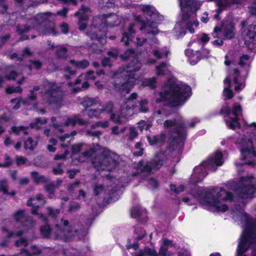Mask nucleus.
<instances>
[{"mask_svg": "<svg viewBox=\"0 0 256 256\" xmlns=\"http://www.w3.org/2000/svg\"><path fill=\"white\" fill-rule=\"evenodd\" d=\"M191 88L187 85L179 86L168 81L159 92L157 102H165L168 106L174 108L182 105L190 96Z\"/></svg>", "mask_w": 256, "mask_h": 256, "instance_id": "obj_1", "label": "nucleus"}, {"mask_svg": "<svg viewBox=\"0 0 256 256\" xmlns=\"http://www.w3.org/2000/svg\"><path fill=\"white\" fill-rule=\"evenodd\" d=\"M142 10L147 22H140V16H136V20L142 23V26L140 30L142 31V34L146 36V38H136V44L138 46H142L146 42L148 39L154 38L155 40H156L154 36L158 33L157 24L162 18L156 9L150 6H144Z\"/></svg>", "mask_w": 256, "mask_h": 256, "instance_id": "obj_2", "label": "nucleus"}, {"mask_svg": "<svg viewBox=\"0 0 256 256\" xmlns=\"http://www.w3.org/2000/svg\"><path fill=\"white\" fill-rule=\"evenodd\" d=\"M234 212L240 214L241 220L245 222V227L238 242L237 254L238 256H246L243 253L252 244H256V220L250 218L242 209L236 208Z\"/></svg>", "mask_w": 256, "mask_h": 256, "instance_id": "obj_3", "label": "nucleus"}, {"mask_svg": "<svg viewBox=\"0 0 256 256\" xmlns=\"http://www.w3.org/2000/svg\"><path fill=\"white\" fill-rule=\"evenodd\" d=\"M62 224L64 227L58 224L50 230L48 225L46 224L42 226L40 232L42 236L44 238L50 237L55 240H62L64 242L69 241L72 237L76 236L79 240L84 238L86 232L83 229L78 230L77 228H70L68 226L69 222L68 220H62Z\"/></svg>", "mask_w": 256, "mask_h": 256, "instance_id": "obj_4", "label": "nucleus"}, {"mask_svg": "<svg viewBox=\"0 0 256 256\" xmlns=\"http://www.w3.org/2000/svg\"><path fill=\"white\" fill-rule=\"evenodd\" d=\"M142 64L136 58L128 63L120 76L114 80L115 90L129 93L133 86L140 78L139 71Z\"/></svg>", "mask_w": 256, "mask_h": 256, "instance_id": "obj_5", "label": "nucleus"}, {"mask_svg": "<svg viewBox=\"0 0 256 256\" xmlns=\"http://www.w3.org/2000/svg\"><path fill=\"white\" fill-rule=\"evenodd\" d=\"M233 196L231 193L221 188L214 197L210 192L205 190L198 191V199L202 204L208 206L209 210L212 212H225L228 210V206L223 204L226 200H232Z\"/></svg>", "mask_w": 256, "mask_h": 256, "instance_id": "obj_6", "label": "nucleus"}, {"mask_svg": "<svg viewBox=\"0 0 256 256\" xmlns=\"http://www.w3.org/2000/svg\"><path fill=\"white\" fill-rule=\"evenodd\" d=\"M154 118L156 120L158 124H163L164 127L168 130L170 137L172 139V144H178L180 147L184 145L186 135V126L184 120L182 116H179L176 118L167 120L164 122L160 116Z\"/></svg>", "mask_w": 256, "mask_h": 256, "instance_id": "obj_7", "label": "nucleus"}, {"mask_svg": "<svg viewBox=\"0 0 256 256\" xmlns=\"http://www.w3.org/2000/svg\"><path fill=\"white\" fill-rule=\"evenodd\" d=\"M118 156L115 152L104 148L99 154L94 156L92 161L94 167L98 171L110 172L118 166Z\"/></svg>", "mask_w": 256, "mask_h": 256, "instance_id": "obj_8", "label": "nucleus"}, {"mask_svg": "<svg viewBox=\"0 0 256 256\" xmlns=\"http://www.w3.org/2000/svg\"><path fill=\"white\" fill-rule=\"evenodd\" d=\"M42 86L44 89L42 98L45 102L56 108L63 105L64 92L57 84L46 82Z\"/></svg>", "mask_w": 256, "mask_h": 256, "instance_id": "obj_9", "label": "nucleus"}, {"mask_svg": "<svg viewBox=\"0 0 256 256\" xmlns=\"http://www.w3.org/2000/svg\"><path fill=\"white\" fill-rule=\"evenodd\" d=\"M223 164L222 154L218 152L214 156H210L208 160L204 161L200 164L196 166L194 169V174H198V180L200 182L207 174V170L215 171L216 169V166H222Z\"/></svg>", "mask_w": 256, "mask_h": 256, "instance_id": "obj_10", "label": "nucleus"}, {"mask_svg": "<svg viewBox=\"0 0 256 256\" xmlns=\"http://www.w3.org/2000/svg\"><path fill=\"white\" fill-rule=\"evenodd\" d=\"M256 181L252 176L242 178L236 188V192L242 198H251L256 190Z\"/></svg>", "mask_w": 256, "mask_h": 256, "instance_id": "obj_11", "label": "nucleus"}, {"mask_svg": "<svg viewBox=\"0 0 256 256\" xmlns=\"http://www.w3.org/2000/svg\"><path fill=\"white\" fill-rule=\"evenodd\" d=\"M242 112L241 106L237 104H234L232 109L230 107L226 106L224 109L222 108L220 111L222 114H226V116H228L232 114L234 116L230 118V120H226V125L232 130L240 127L239 120L242 116Z\"/></svg>", "mask_w": 256, "mask_h": 256, "instance_id": "obj_12", "label": "nucleus"}, {"mask_svg": "<svg viewBox=\"0 0 256 256\" xmlns=\"http://www.w3.org/2000/svg\"><path fill=\"white\" fill-rule=\"evenodd\" d=\"M167 160V156L164 152H160L152 160L148 162L144 166H142L140 162V170L142 172H150L152 170H159L166 162Z\"/></svg>", "mask_w": 256, "mask_h": 256, "instance_id": "obj_13", "label": "nucleus"}, {"mask_svg": "<svg viewBox=\"0 0 256 256\" xmlns=\"http://www.w3.org/2000/svg\"><path fill=\"white\" fill-rule=\"evenodd\" d=\"M182 12V20L188 19L201 6L202 2L197 0H178Z\"/></svg>", "mask_w": 256, "mask_h": 256, "instance_id": "obj_14", "label": "nucleus"}, {"mask_svg": "<svg viewBox=\"0 0 256 256\" xmlns=\"http://www.w3.org/2000/svg\"><path fill=\"white\" fill-rule=\"evenodd\" d=\"M234 28L233 23L230 20H224L221 28L216 26L212 36L214 38H220L223 35L226 39H231L234 36Z\"/></svg>", "mask_w": 256, "mask_h": 256, "instance_id": "obj_15", "label": "nucleus"}, {"mask_svg": "<svg viewBox=\"0 0 256 256\" xmlns=\"http://www.w3.org/2000/svg\"><path fill=\"white\" fill-rule=\"evenodd\" d=\"M86 34L92 40H96L101 44L106 42V32L105 30H100L94 26H90Z\"/></svg>", "mask_w": 256, "mask_h": 256, "instance_id": "obj_16", "label": "nucleus"}, {"mask_svg": "<svg viewBox=\"0 0 256 256\" xmlns=\"http://www.w3.org/2000/svg\"><path fill=\"white\" fill-rule=\"evenodd\" d=\"M246 0H206V1L208 2L214 1L218 6V8L216 10V14L214 15V18L217 20L220 19V14L227 7L230 6L232 4H242Z\"/></svg>", "mask_w": 256, "mask_h": 256, "instance_id": "obj_17", "label": "nucleus"}, {"mask_svg": "<svg viewBox=\"0 0 256 256\" xmlns=\"http://www.w3.org/2000/svg\"><path fill=\"white\" fill-rule=\"evenodd\" d=\"M35 224V222H34L30 216H27L26 218H24V220L22 223V226L24 228V230L12 232H9L6 228H4L2 230L7 233V237L8 238H10L14 236H20L25 232L26 230L34 227Z\"/></svg>", "mask_w": 256, "mask_h": 256, "instance_id": "obj_18", "label": "nucleus"}, {"mask_svg": "<svg viewBox=\"0 0 256 256\" xmlns=\"http://www.w3.org/2000/svg\"><path fill=\"white\" fill-rule=\"evenodd\" d=\"M186 56L188 58L191 64H196L200 58H207L208 57L210 52L206 49H202L200 53L196 52L194 53L193 50L190 49L185 51Z\"/></svg>", "mask_w": 256, "mask_h": 256, "instance_id": "obj_19", "label": "nucleus"}, {"mask_svg": "<svg viewBox=\"0 0 256 256\" xmlns=\"http://www.w3.org/2000/svg\"><path fill=\"white\" fill-rule=\"evenodd\" d=\"M90 9L88 6L82 5L79 11L75 14L76 16H79V29L84 30L86 28V21L88 18V12H90Z\"/></svg>", "mask_w": 256, "mask_h": 256, "instance_id": "obj_20", "label": "nucleus"}, {"mask_svg": "<svg viewBox=\"0 0 256 256\" xmlns=\"http://www.w3.org/2000/svg\"><path fill=\"white\" fill-rule=\"evenodd\" d=\"M245 42L255 44L256 42V24H250L242 32Z\"/></svg>", "mask_w": 256, "mask_h": 256, "instance_id": "obj_21", "label": "nucleus"}, {"mask_svg": "<svg viewBox=\"0 0 256 256\" xmlns=\"http://www.w3.org/2000/svg\"><path fill=\"white\" fill-rule=\"evenodd\" d=\"M134 23H131L129 24L128 31H124L122 34V37L120 39V42L123 44L124 45L128 46L130 43L132 42L134 35L136 32V30L134 29L135 26Z\"/></svg>", "mask_w": 256, "mask_h": 256, "instance_id": "obj_22", "label": "nucleus"}, {"mask_svg": "<svg viewBox=\"0 0 256 256\" xmlns=\"http://www.w3.org/2000/svg\"><path fill=\"white\" fill-rule=\"evenodd\" d=\"M242 155V159L244 160L247 156V154H252L256 156V154L254 150L252 142L251 139H248V142L243 144V148L240 150Z\"/></svg>", "mask_w": 256, "mask_h": 256, "instance_id": "obj_23", "label": "nucleus"}, {"mask_svg": "<svg viewBox=\"0 0 256 256\" xmlns=\"http://www.w3.org/2000/svg\"><path fill=\"white\" fill-rule=\"evenodd\" d=\"M40 90L39 86H34L32 90H30V94L28 96L27 98L25 100H22V102L24 104L30 105L31 104H34V107L36 108L37 104H35L34 102L36 100L37 94L35 92Z\"/></svg>", "mask_w": 256, "mask_h": 256, "instance_id": "obj_24", "label": "nucleus"}, {"mask_svg": "<svg viewBox=\"0 0 256 256\" xmlns=\"http://www.w3.org/2000/svg\"><path fill=\"white\" fill-rule=\"evenodd\" d=\"M101 17L102 20H104V24L110 26H116L120 23L118 16L116 14H102Z\"/></svg>", "mask_w": 256, "mask_h": 256, "instance_id": "obj_25", "label": "nucleus"}, {"mask_svg": "<svg viewBox=\"0 0 256 256\" xmlns=\"http://www.w3.org/2000/svg\"><path fill=\"white\" fill-rule=\"evenodd\" d=\"M80 104L86 108L94 106H100L101 102L98 98H90L88 96L84 97L80 102Z\"/></svg>", "mask_w": 256, "mask_h": 256, "instance_id": "obj_26", "label": "nucleus"}, {"mask_svg": "<svg viewBox=\"0 0 256 256\" xmlns=\"http://www.w3.org/2000/svg\"><path fill=\"white\" fill-rule=\"evenodd\" d=\"M76 124L80 126H87L88 122L82 120L78 115H74L71 118H68L64 123L65 126H74Z\"/></svg>", "mask_w": 256, "mask_h": 256, "instance_id": "obj_27", "label": "nucleus"}, {"mask_svg": "<svg viewBox=\"0 0 256 256\" xmlns=\"http://www.w3.org/2000/svg\"><path fill=\"white\" fill-rule=\"evenodd\" d=\"M224 84L226 86L224 89V96L228 100L231 99L234 96V94L232 90L230 89L231 88L230 80L228 78H226L224 80Z\"/></svg>", "mask_w": 256, "mask_h": 256, "instance_id": "obj_28", "label": "nucleus"}, {"mask_svg": "<svg viewBox=\"0 0 256 256\" xmlns=\"http://www.w3.org/2000/svg\"><path fill=\"white\" fill-rule=\"evenodd\" d=\"M40 30V32L44 35L52 34L54 36H56L57 34V32L55 29L54 24L53 22L48 23L44 27L42 28Z\"/></svg>", "mask_w": 256, "mask_h": 256, "instance_id": "obj_29", "label": "nucleus"}, {"mask_svg": "<svg viewBox=\"0 0 256 256\" xmlns=\"http://www.w3.org/2000/svg\"><path fill=\"white\" fill-rule=\"evenodd\" d=\"M20 253L24 256H35L41 253V250L36 246H32L30 247V251L29 252L25 248L20 250Z\"/></svg>", "mask_w": 256, "mask_h": 256, "instance_id": "obj_30", "label": "nucleus"}, {"mask_svg": "<svg viewBox=\"0 0 256 256\" xmlns=\"http://www.w3.org/2000/svg\"><path fill=\"white\" fill-rule=\"evenodd\" d=\"M136 107V102L135 101H131L126 99L121 106V110L122 112L124 110H134Z\"/></svg>", "mask_w": 256, "mask_h": 256, "instance_id": "obj_31", "label": "nucleus"}, {"mask_svg": "<svg viewBox=\"0 0 256 256\" xmlns=\"http://www.w3.org/2000/svg\"><path fill=\"white\" fill-rule=\"evenodd\" d=\"M86 112V116L90 118H100L102 114L100 108L89 109L83 110Z\"/></svg>", "mask_w": 256, "mask_h": 256, "instance_id": "obj_32", "label": "nucleus"}, {"mask_svg": "<svg viewBox=\"0 0 256 256\" xmlns=\"http://www.w3.org/2000/svg\"><path fill=\"white\" fill-rule=\"evenodd\" d=\"M70 64L74 65L77 68L84 69L89 66V62L86 60H84L81 61H76L72 60H70Z\"/></svg>", "mask_w": 256, "mask_h": 256, "instance_id": "obj_33", "label": "nucleus"}, {"mask_svg": "<svg viewBox=\"0 0 256 256\" xmlns=\"http://www.w3.org/2000/svg\"><path fill=\"white\" fill-rule=\"evenodd\" d=\"M168 70V64L166 62H162L156 67L157 75L162 76L166 74Z\"/></svg>", "mask_w": 256, "mask_h": 256, "instance_id": "obj_34", "label": "nucleus"}, {"mask_svg": "<svg viewBox=\"0 0 256 256\" xmlns=\"http://www.w3.org/2000/svg\"><path fill=\"white\" fill-rule=\"evenodd\" d=\"M37 146V142L34 141L32 138H28V139L24 142V147L26 150H34Z\"/></svg>", "mask_w": 256, "mask_h": 256, "instance_id": "obj_35", "label": "nucleus"}, {"mask_svg": "<svg viewBox=\"0 0 256 256\" xmlns=\"http://www.w3.org/2000/svg\"><path fill=\"white\" fill-rule=\"evenodd\" d=\"M47 121L48 120L46 118H36L34 122L30 124V126L32 128L38 130L41 128L39 124H45L47 122Z\"/></svg>", "mask_w": 256, "mask_h": 256, "instance_id": "obj_36", "label": "nucleus"}, {"mask_svg": "<svg viewBox=\"0 0 256 256\" xmlns=\"http://www.w3.org/2000/svg\"><path fill=\"white\" fill-rule=\"evenodd\" d=\"M174 30L178 37L184 36L186 34V30L184 28V24L182 22L176 24Z\"/></svg>", "mask_w": 256, "mask_h": 256, "instance_id": "obj_37", "label": "nucleus"}, {"mask_svg": "<svg viewBox=\"0 0 256 256\" xmlns=\"http://www.w3.org/2000/svg\"><path fill=\"white\" fill-rule=\"evenodd\" d=\"M234 82L235 84L238 85L234 88V90L236 91L242 89L241 86L244 85L242 82H239L238 80V76H239V72L238 69L235 68L234 70Z\"/></svg>", "mask_w": 256, "mask_h": 256, "instance_id": "obj_38", "label": "nucleus"}, {"mask_svg": "<svg viewBox=\"0 0 256 256\" xmlns=\"http://www.w3.org/2000/svg\"><path fill=\"white\" fill-rule=\"evenodd\" d=\"M148 101L146 99L141 100L139 102V111L142 113H146L149 111L148 107Z\"/></svg>", "mask_w": 256, "mask_h": 256, "instance_id": "obj_39", "label": "nucleus"}, {"mask_svg": "<svg viewBox=\"0 0 256 256\" xmlns=\"http://www.w3.org/2000/svg\"><path fill=\"white\" fill-rule=\"evenodd\" d=\"M24 210H19L16 211L14 214V218L18 222L22 223L24 220V218H26L25 215Z\"/></svg>", "mask_w": 256, "mask_h": 256, "instance_id": "obj_40", "label": "nucleus"}, {"mask_svg": "<svg viewBox=\"0 0 256 256\" xmlns=\"http://www.w3.org/2000/svg\"><path fill=\"white\" fill-rule=\"evenodd\" d=\"M32 176L34 182L36 184L44 182L46 180V177L44 176L40 175L38 172L35 171L32 172Z\"/></svg>", "mask_w": 256, "mask_h": 256, "instance_id": "obj_41", "label": "nucleus"}, {"mask_svg": "<svg viewBox=\"0 0 256 256\" xmlns=\"http://www.w3.org/2000/svg\"><path fill=\"white\" fill-rule=\"evenodd\" d=\"M114 104L112 102H108L105 104L104 105L102 106V108H100V110H102V113H103L104 112H106L108 114H111L114 111Z\"/></svg>", "mask_w": 256, "mask_h": 256, "instance_id": "obj_42", "label": "nucleus"}, {"mask_svg": "<svg viewBox=\"0 0 256 256\" xmlns=\"http://www.w3.org/2000/svg\"><path fill=\"white\" fill-rule=\"evenodd\" d=\"M143 84L145 86H148L152 89L155 88L156 87V80L154 77L145 79L143 81Z\"/></svg>", "mask_w": 256, "mask_h": 256, "instance_id": "obj_43", "label": "nucleus"}, {"mask_svg": "<svg viewBox=\"0 0 256 256\" xmlns=\"http://www.w3.org/2000/svg\"><path fill=\"white\" fill-rule=\"evenodd\" d=\"M30 64L28 66V68L30 70H32V69H35L36 70H38L41 68L42 66V62L39 60H30Z\"/></svg>", "mask_w": 256, "mask_h": 256, "instance_id": "obj_44", "label": "nucleus"}, {"mask_svg": "<svg viewBox=\"0 0 256 256\" xmlns=\"http://www.w3.org/2000/svg\"><path fill=\"white\" fill-rule=\"evenodd\" d=\"M56 54L59 58H65L66 57L67 49L65 47L60 46L58 47Z\"/></svg>", "mask_w": 256, "mask_h": 256, "instance_id": "obj_45", "label": "nucleus"}, {"mask_svg": "<svg viewBox=\"0 0 256 256\" xmlns=\"http://www.w3.org/2000/svg\"><path fill=\"white\" fill-rule=\"evenodd\" d=\"M8 183L6 179L0 180V192L4 194H8Z\"/></svg>", "mask_w": 256, "mask_h": 256, "instance_id": "obj_46", "label": "nucleus"}, {"mask_svg": "<svg viewBox=\"0 0 256 256\" xmlns=\"http://www.w3.org/2000/svg\"><path fill=\"white\" fill-rule=\"evenodd\" d=\"M136 234L138 236H136V239L137 240H142L145 236H146V232L144 230L142 229L141 228H137L135 230Z\"/></svg>", "mask_w": 256, "mask_h": 256, "instance_id": "obj_47", "label": "nucleus"}, {"mask_svg": "<svg viewBox=\"0 0 256 256\" xmlns=\"http://www.w3.org/2000/svg\"><path fill=\"white\" fill-rule=\"evenodd\" d=\"M6 92L8 94H12L14 92H18L21 94L22 92V88L20 86H9L6 89Z\"/></svg>", "mask_w": 256, "mask_h": 256, "instance_id": "obj_48", "label": "nucleus"}, {"mask_svg": "<svg viewBox=\"0 0 256 256\" xmlns=\"http://www.w3.org/2000/svg\"><path fill=\"white\" fill-rule=\"evenodd\" d=\"M142 210L140 206H136L131 210V216L134 218H136L141 215Z\"/></svg>", "mask_w": 256, "mask_h": 256, "instance_id": "obj_49", "label": "nucleus"}, {"mask_svg": "<svg viewBox=\"0 0 256 256\" xmlns=\"http://www.w3.org/2000/svg\"><path fill=\"white\" fill-rule=\"evenodd\" d=\"M62 165V163H58L57 165L54 167L52 168V172L55 175L62 174L64 171L61 166Z\"/></svg>", "mask_w": 256, "mask_h": 256, "instance_id": "obj_50", "label": "nucleus"}, {"mask_svg": "<svg viewBox=\"0 0 256 256\" xmlns=\"http://www.w3.org/2000/svg\"><path fill=\"white\" fill-rule=\"evenodd\" d=\"M80 184V181L79 180H76L74 182L69 184L68 186V190L70 193H73L74 189L78 188Z\"/></svg>", "mask_w": 256, "mask_h": 256, "instance_id": "obj_51", "label": "nucleus"}, {"mask_svg": "<svg viewBox=\"0 0 256 256\" xmlns=\"http://www.w3.org/2000/svg\"><path fill=\"white\" fill-rule=\"evenodd\" d=\"M56 186L52 182L46 184L44 186V190L50 195L52 194L55 191Z\"/></svg>", "mask_w": 256, "mask_h": 256, "instance_id": "obj_52", "label": "nucleus"}, {"mask_svg": "<svg viewBox=\"0 0 256 256\" xmlns=\"http://www.w3.org/2000/svg\"><path fill=\"white\" fill-rule=\"evenodd\" d=\"M184 186L182 184L180 185L178 187H176L175 184H170V188L172 191L174 192L176 194H179L180 192H183L184 190Z\"/></svg>", "mask_w": 256, "mask_h": 256, "instance_id": "obj_53", "label": "nucleus"}, {"mask_svg": "<svg viewBox=\"0 0 256 256\" xmlns=\"http://www.w3.org/2000/svg\"><path fill=\"white\" fill-rule=\"evenodd\" d=\"M109 126V122L108 120L98 122L92 126V128H95L98 127H102V128H108Z\"/></svg>", "mask_w": 256, "mask_h": 256, "instance_id": "obj_54", "label": "nucleus"}, {"mask_svg": "<svg viewBox=\"0 0 256 256\" xmlns=\"http://www.w3.org/2000/svg\"><path fill=\"white\" fill-rule=\"evenodd\" d=\"M14 244L16 247L26 246H28V240L26 238H21L20 240H16Z\"/></svg>", "mask_w": 256, "mask_h": 256, "instance_id": "obj_55", "label": "nucleus"}, {"mask_svg": "<svg viewBox=\"0 0 256 256\" xmlns=\"http://www.w3.org/2000/svg\"><path fill=\"white\" fill-rule=\"evenodd\" d=\"M64 71L65 74H64V76L66 79H69L71 76H74L76 74V71L72 70L70 68L66 67L64 69Z\"/></svg>", "mask_w": 256, "mask_h": 256, "instance_id": "obj_56", "label": "nucleus"}, {"mask_svg": "<svg viewBox=\"0 0 256 256\" xmlns=\"http://www.w3.org/2000/svg\"><path fill=\"white\" fill-rule=\"evenodd\" d=\"M110 120L116 124H121L122 122L119 115L114 112L110 114Z\"/></svg>", "mask_w": 256, "mask_h": 256, "instance_id": "obj_57", "label": "nucleus"}, {"mask_svg": "<svg viewBox=\"0 0 256 256\" xmlns=\"http://www.w3.org/2000/svg\"><path fill=\"white\" fill-rule=\"evenodd\" d=\"M141 144L140 142H137L135 145V148L137 150L134 152V154L136 156H139L143 154V149L140 148Z\"/></svg>", "mask_w": 256, "mask_h": 256, "instance_id": "obj_58", "label": "nucleus"}, {"mask_svg": "<svg viewBox=\"0 0 256 256\" xmlns=\"http://www.w3.org/2000/svg\"><path fill=\"white\" fill-rule=\"evenodd\" d=\"M154 136L157 144L164 142L166 139V134L164 132H161L160 134Z\"/></svg>", "mask_w": 256, "mask_h": 256, "instance_id": "obj_59", "label": "nucleus"}, {"mask_svg": "<svg viewBox=\"0 0 256 256\" xmlns=\"http://www.w3.org/2000/svg\"><path fill=\"white\" fill-rule=\"evenodd\" d=\"M104 190V186L102 184H96L94 187V194L96 196L100 194Z\"/></svg>", "mask_w": 256, "mask_h": 256, "instance_id": "obj_60", "label": "nucleus"}, {"mask_svg": "<svg viewBox=\"0 0 256 256\" xmlns=\"http://www.w3.org/2000/svg\"><path fill=\"white\" fill-rule=\"evenodd\" d=\"M130 134L128 139L130 140H132L138 136V132L134 127H130Z\"/></svg>", "mask_w": 256, "mask_h": 256, "instance_id": "obj_61", "label": "nucleus"}, {"mask_svg": "<svg viewBox=\"0 0 256 256\" xmlns=\"http://www.w3.org/2000/svg\"><path fill=\"white\" fill-rule=\"evenodd\" d=\"M47 210L49 214L52 218H56L60 213V210L58 209H54L52 208L48 207Z\"/></svg>", "mask_w": 256, "mask_h": 256, "instance_id": "obj_62", "label": "nucleus"}, {"mask_svg": "<svg viewBox=\"0 0 256 256\" xmlns=\"http://www.w3.org/2000/svg\"><path fill=\"white\" fill-rule=\"evenodd\" d=\"M22 100L18 98H12L10 100V102L14 104L15 103V105L12 107L13 110H18L20 106V102H22Z\"/></svg>", "mask_w": 256, "mask_h": 256, "instance_id": "obj_63", "label": "nucleus"}, {"mask_svg": "<svg viewBox=\"0 0 256 256\" xmlns=\"http://www.w3.org/2000/svg\"><path fill=\"white\" fill-rule=\"evenodd\" d=\"M80 208V205L77 202L71 204L68 208V211L70 212H76Z\"/></svg>", "mask_w": 256, "mask_h": 256, "instance_id": "obj_64", "label": "nucleus"}]
</instances>
